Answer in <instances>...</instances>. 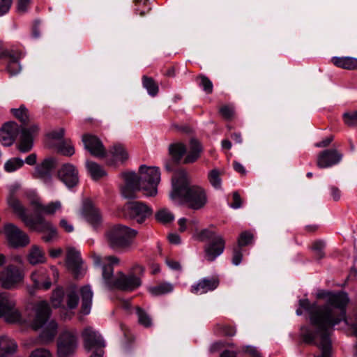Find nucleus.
Segmentation results:
<instances>
[{"label":"nucleus","mask_w":357,"mask_h":357,"mask_svg":"<svg viewBox=\"0 0 357 357\" xmlns=\"http://www.w3.org/2000/svg\"><path fill=\"white\" fill-rule=\"evenodd\" d=\"M36 160H37L36 154L31 153L26 158L24 162H26V164H28L29 165H33L36 163Z\"/></svg>","instance_id":"64"},{"label":"nucleus","mask_w":357,"mask_h":357,"mask_svg":"<svg viewBox=\"0 0 357 357\" xmlns=\"http://www.w3.org/2000/svg\"><path fill=\"white\" fill-rule=\"evenodd\" d=\"M12 5V0H0V16L6 14Z\"/></svg>","instance_id":"56"},{"label":"nucleus","mask_w":357,"mask_h":357,"mask_svg":"<svg viewBox=\"0 0 357 357\" xmlns=\"http://www.w3.org/2000/svg\"><path fill=\"white\" fill-rule=\"evenodd\" d=\"M174 290V285L170 282H162L157 285L150 287L149 291L155 296L169 294Z\"/></svg>","instance_id":"34"},{"label":"nucleus","mask_w":357,"mask_h":357,"mask_svg":"<svg viewBox=\"0 0 357 357\" xmlns=\"http://www.w3.org/2000/svg\"><path fill=\"white\" fill-rule=\"evenodd\" d=\"M178 230L180 232H184L186 230L189 229V227L188 225V220L185 218H180L178 220Z\"/></svg>","instance_id":"59"},{"label":"nucleus","mask_w":357,"mask_h":357,"mask_svg":"<svg viewBox=\"0 0 357 357\" xmlns=\"http://www.w3.org/2000/svg\"><path fill=\"white\" fill-rule=\"evenodd\" d=\"M66 304L69 309L75 308L79 303V297L75 287L68 288L66 294Z\"/></svg>","instance_id":"35"},{"label":"nucleus","mask_w":357,"mask_h":357,"mask_svg":"<svg viewBox=\"0 0 357 357\" xmlns=\"http://www.w3.org/2000/svg\"><path fill=\"white\" fill-rule=\"evenodd\" d=\"M92 258L96 266H101L102 264V278L108 287L132 291L141 286V278L144 271V268L142 266L138 264L134 266L132 268L133 272L128 275L119 272L114 276L112 266L119 264V258L113 255L102 258L96 253L93 254Z\"/></svg>","instance_id":"1"},{"label":"nucleus","mask_w":357,"mask_h":357,"mask_svg":"<svg viewBox=\"0 0 357 357\" xmlns=\"http://www.w3.org/2000/svg\"><path fill=\"white\" fill-rule=\"evenodd\" d=\"M24 277L22 268L8 265L0 272V285L5 289H13L23 281Z\"/></svg>","instance_id":"8"},{"label":"nucleus","mask_w":357,"mask_h":357,"mask_svg":"<svg viewBox=\"0 0 357 357\" xmlns=\"http://www.w3.org/2000/svg\"><path fill=\"white\" fill-rule=\"evenodd\" d=\"M219 112L221 116L227 120L232 119L235 114L234 108L231 105L222 106L219 109Z\"/></svg>","instance_id":"48"},{"label":"nucleus","mask_w":357,"mask_h":357,"mask_svg":"<svg viewBox=\"0 0 357 357\" xmlns=\"http://www.w3.org/2000/svg\"><path fill=\"white\" fill-rule=\"evenodd\" d=\"M58 149L59 151L64 155L70 156L75 153V149L70 143L62 144Z\"/></svg>","instance_id":"51"},{"label":"nucleus","mask_w":357,"mask_h":357,"mask_svg":"<svg viewBox=\"0 0 357 357\" xmlns=\"http://www.w3.org/2000/svg\"><path fill=\"white\" fill-rule=\"evenodd\" d=\"M50 313L51 310L47 301H40L36 304L31 327L34 330L42 328L39 337L43 343L52 341L57 333L56 322L54 320L48 321Z\"/></svg>","instance_id":"4"},{"label":"nucleus","mask_w":357,"mask_h":357,"mask_svg":"<svg viewBox=\"0 0 357 357\" xmlns=\"http://www.w3.org/2000/svg\"><path fill=\"white\" fill-rule=\"evenodd\" d=\"M243 258L242 251L241 247L235 248L233 250L232 263L235 266H238L241 264Z\"/></svg>","instance_id":"55"},{"label":"nucleus","mask_w":357,"mask_h":357,"mask_svg":"<svg viewBox=\"0 0 357 357\" xmlns=\"http://www.w3.org/2000/svg\"><path fill=\"white\" fill-rule=\"evenodd\" d=\"M136 313L138 317V322L143 326L148 328L152 326V320L146 311L139 307H136Z\"/></svg>","instance_id":"42"},{"label":"nucleus","mask_w":357,"mask_h":357,"mask_svg":"<svg viewBox=\"0 0 357 357\" xmlns=\"http://www.w3.org/2000/svg\"><path fill=\"white\" fill-rule=\"evenodd\" d=\"M65 134V129L63 128H59L56 130H54L50 133V137L54 139H59L63 138Z\"/></svg>","instance_id":"58"},{"label":"nucleus","mask_w":357,"mask_h":357,"mask_svg":"<svg viewBox=\"0 0 357 357\" xmlns=\"http://www.w3.org/2000/svg\"><path fill=\"white\" fill-rule=\"evenodd\" d=\"M30 3V0H18L17 10L19 12L24 13L26 10Z\"/></svg>","instance_id":"60"},{"label":"nucleus","mask_w":357,"mask_h":357,"mask_svg":"<svg viewBox=\"0 0 357 357\" xmlns=\"http://www.w3.org/2000/svg\"><path fill=\"white\" fill-rule=\"evenodd\" d=\"M312 248L313 250L316 252L315 255L319 259H321L324 256V253L322 251L323 248H324V243L323 241H315L312 244Z\"/></svg>","instance_id":"53"},{"label":"nucleus","mask_w":357,"mask_h":357,"mask_svg":"<svg viewBox=\"0 0 357 357\" xmlns=\"http://www.w3.org/2000/svg\"><path fill=\"white\" fill-rule=\"evenodd\" d=\"M342 158V155L337 150L327 149L318 155L317 165L319 168H327L337 164Z\"/></svg>","instance_id":"22"},{"label":"nucleus","mask_w":357,"mask_h":357,"mask_svg":"<svg viewBox=\"0 0 357 357\" xmlns=\"http://www.w3.org/2000/svg\"><path fill=\"white\" fill-rule=\"evenodd\" d=\"M84 347L88 350L94 349L98 351L105 347V342L101 335L96 331L92 327H86L82 333Z\"/></svg>","instance_id":"12"},{"label":"nucleus","mask_w":357,"mask_h":357,"mask_svg":"<svg viewBox=\"0 0 357 357\" xmlns=\"http://www.w3.org/2000/svg\"><path fill=\"white\" fill-rule=\"evenodd\" d=\"M344 122L350 127L357 126V110L345 112L342 115Z\"/></svg>","instance_id":"46"},{"label":"nucleus","mask_w":357,"mask_h":357,"mask_svg":"<svg viewBox=\"0 0 357 357\" xmlns=\"http://www.w3.org/2000/svg\"><path fill=\"white\" fill-rule=\"evenodd\" d=\"M155 217L157 221L162 224L172 222L174 220V214L167 208H161L158 210L155 213Z\"/></svg>","instance_id":"37"},{"label":"nucleus","mask_w":357,"mask_h":357,"mask_svg":"<svg viewBox=\"0 0 357 357\" xmlns=\"http://www.w3.org/2000/svg\"><path fill=\"white\" fill-rule=\"evenodd\" d=\"M56 165V160L54 158L47 157L36 166L33 176L49 183L52 178V172Z\"/></svg>","instance_id":"13"},{"label":"nucleus","mask_w":357,"mask_h":357,"mask_svg":"<svg viewBox=\"0 0 357 357\" xmlns=\"http://www.w3.org/2000/svg\"><path fill=\"white\" fill-rule=\"evenodd\" d=\"M83 215L86 222L94 229H98L102 226L103 220L100 210L90 202H86L84 203Z\"/></svg>","instance_id":"19"},{"label":"nucleus","mask_w":357,"mask_h":357,"mask_svg":"<svg viewBox=\"0 0 357 357\" xmlns=\"http://www.w3.org/2000/svg\"><path fill=\"white\" fill-rule=\"evenodd\" d=\"M142 84L149 95L155 96L158 93V86L151 77L143 76Z\"/></svg>","instance_id":"40"},{"label":"nucleus","mask_w":357,"mask_h":357,"mask_svg":"<svg viewBox=\"0 0 357 357\" xmlns=\"http://www.w3.org/2000/svg\"><path fill=\"white\" fill-rule=\"evenodd\" d=\"M208 179L215 188H220L221 187L220 172L217 169H212L208 172Z\"/></svg>","instance_id":"44"},{"label":"nucleus","mask_w":357,"mask_h":357,"mask_svg":"<svg viewBox=\"0 0 357 357\" xmlns=\"http://www.w3.org/2000/svg\"><path fill=\"white\" fill-rule=\"evenodd\" d=\"M22 54L20 51L4 50L0 54V57L6 56L8 58L7 71L10 75H17L21 70L20 59Z\"/></svg>","instance_id":"24"},{"label":"nucleus","mask_w":357,"mask_h":357,"mask_svg":"<svg viewBox=\"0 0 357 357\" xmlns=\"http://www.w3.org/2000/svg\"><path fill=\"white\" fill-rule=\"evenodd\" d=\"M197 80L199 82V85L207 94H211L213 92V85L208 77L201 75L197 77Z\"/></svg>","instance_id":"43"},{"label":"nucleus","mask_w":357,"mask_h":357,"mask_svg":"<svg viewBox=\"0 0 357 357\" xmlns=\"http://www.w3.org/2000/svg\"><path fill=\"white\" fill-rule=\"evenodd\" d=\"M253 237L254 236L250 231H245L242 232L238 238V247H243L249 245L252 243Z\"/></svg>","instance_id":"47"},{"label":"nucleus","mask_w":357,"mask_h":357,"mask_svg":"<svg viewBox=\"0 0 357 357\" xmlns=\"http://www.w3.org/2000/svg\"><path fill=\"white\" fill-rule=\"evenodd\" d=\"M31 205L36 213H43L47 215H54L57 212H61L63 208L62 203L59 200L43 204L38 197H34L31 201Z\"/></svg>","instance_id":"21"},{"label":"nucleus","mask_w":357,"mask_h":357,"mask_svg":"<svg viewBox=\"0 0 357 357\" xmlns=\"http://www.w3.org/2000/svg\"><path fill=\"white\" fill-rule=\"evenodd\" d=\"M108 155L112 157L114 162H123L128 159V153L122 144H115L110 147Z\"/></svg>","instance_id":"28"},{"label":"nucleus","mask_w":357,"mask_h":357,"mask_svg":"<svg viewBox=\"0 0 357 357\" xmlns=\"http://www.w3.org/2000/svg\"><path fill=\"white\" fill-rule=\"evenodd\" d=\"M1 317L10 323H19L22 321V314L16 307L15 301L6 294H0Z\"/></svg>","instance_id":"7"},{"label":"nucleus","mask_w":357,"mask_h":357,"mask_svg":"<svg viewBox=\"0 0 357 357\" xmlns=\"http://www.w3.org/2000/svg\"><path fill=\"white\" fill-rule=\"evenodd\" d=\"M333 63L339 68L347 70H356L357 69V59L349 56L332 58Z\"/></svg>","instance_id":"30"},{"label":"nucleus","mask_w":357,"mask_h":357,"mask_svg":"<svg viewBox=\"0 0 357 357\" xmlns=\"http://www.w3.org/2000/svg\"><path fill=\"white\" fill-rule=\"evenodd\" d=\"M24 161L20 158H13L4 164V169L7 172H13L24 165Z\"/></svg>","instance_id":"39"},{"label":"nucleus","mask_w":357,"mask_h":357,"mask_svg":"<svg viewBox=\"0 0 357 357\" xmlns=\"http://www.w3.org/2000/svg\"><path fill=\"white\" fill-rule=\"evenodd\" d=\"M60 226L62 227L66 232H72L73 231V226L70 224L67 220L63 218L60 220Z\"/></svg>","instance_id":"61"},{"label":"nucleus","mask_w":357,"mask_h":357,"mask_svg":"<svg viewBox=\"0 0 357 357\" xmlns=\"http://www.w3.org/2000/svg\"><path fill=\"white\" fill-rule=\"evenodd\" d=\"M27 259L31 264L36 265L45 261L43 251L37 245H33L28 254Z\"/></svg>","instance_id":"32"},{"label":"nucleus","mask_w":357,"mask_h":357,"mask_svg":"<svg viewBox=\"0 0 357 357\" xmlns=\"http://www.w3.org/2000/svg\"><path fill=\"white\" fill-rule=\"evenodd\" d=\"M166 264L172 270H180L181 269L180 264L178 261H174L173 259H167Z\"/></svg>","instance_id":"62"},{"label":"nucleus","mask_w":357,"mask_h":357,"mask_svg":"<svg viewBox=\"0 0 357 357\" xmlns=\"http://www.w3.org/2000/svg\"><path fill=\"white\" fill-rule=\"evenodd\" d=\"M33 227H27L31 230L43 233L42 238L45 242H51L57 238L56 229L42 216L36 217L33 220Z\"/></svg>","instance_id":"10"},{"label":"nucleus","mask_w":357,"mask_h":357,"mask_svg":"<svg viewBox=\"0 0 357 357\" xmlns=\"http://www.w3.org/2000/svg\"><path fill=\"white\" fill-rule=\"evenodd\" d=\"M169 154L176 160H181L186 152V147L182 143L170 144L169 146Z\"/></svg>","instance_id":"36"},{"label":"nucleus","mask_w":357,"mask_h":357,"mask_svg":"<svg viewBox=\"0 0 357 357\" xmlns=\"http://www.w3.org/2000/svg\"><path fill=\"white\" fill-rule=\"evenodd\" d=\"M137 8V12L139 13L140 16H144L148 13L151 8L148 5V0H135Z\"/></svg>","instance_id":"50"},{"label":"nucleus","mask_w":357,"mask_h":357,"mask_svg":"<svg viewBox=\"0 0 357 357\" xmlns=\"http://www.w3.org/2000/svg\"><path fill=\"white\" fill-rule=\"evenodd\" d=\"M220 236L216 234L215 231L209 229H204L200 231H197L194 234V237L195 239L199 241H212L215 238V236Z\"/></svg>","instance_id":"38"},{"label":"nucleus","mask_w":357,"mask_h":357,"mask_svg":"<svg viewBox=\"0 0 357 357\" xmlns=\"http://www.w3.org/2000/svg\"><path fill=\"white\" fill-rule=\"evenodd\" d=\"M82 142L84 148L89 153L97 158H104L107 156V152L100 139L96 135L91 134H84L82 136Z\"/></svg>","instance_id":"15"},{"label":"nucleus","mask_w":357,"mask_h":357,"mask_svg":"<svg viewBox=\"0 0 357 357\" xmlns=\"http://www.w3.org/2000/svg\"><path fill=\"white\" fill-rule=\"evenodd\" d=\"M203 151V147L200 142L196 139H191L190 150L183 160V163L190 164L196 162Z\"/></svg>","instance_id":"26"},{"label":"nucleus","mask_w":357,"mask_h":357,"mask_svg":"<svg viewBox=\"0 0 357 357\" xmlns=\"http://www.w3.org/2000/svg\"><path fill=\"white\" fill-rule=\"evenodd\" d=\"M225 248V240L222 236H217L215 238L209 241L205 245L204 258L208 261H213L218 257L221 255Z\"/></svg>","instance_id":"16"},{"label":"nucleus","mask_w":357,"mask_h":357,"mask_svg":"<svg viewBox=\"0 0 357 357\" xmlns=\"http://www.w3.org/2000/svg\"><path fill=\"white\" fill-rule=\"evenodd\" d=\"M242 351L248 354L250 357H262L258 349L253 346H245L242 348Z\"/></svg>","instance_id":"54"},{"label":"nucleus","mask_w":357,"mask_h":357,"mask_svg":"<svg viewBox=\"0 0 357 357\" xmlns=\"http://www.w3.org/2000/svg\"><path fill=\"white\" fill-rule=\"evenodd\" d=\"M139 175L135 172H124L122 178L124 184L121 188L122 195L127 199L135 197L137 191H142L146 197L155 196L158 193V185L160 181V172L156 167L141 165Z\"/></svg>","instance_id":"2"},{"label":"nucleus","mask_w":357,"mask_h":357,"mask_svg":"<svg viewBox=\"0 0 357 357\" xmlns=\"http://www.w3.org/2000/svg\"><path fill=\"white\" fill-rule=\"evenodd\" d=\"M31 278L35 287L38 289L47 290L52 285V282L45 270L41 269L33 273Z\"/></svg>","instance_id":"27"},{"label":"nucleus","mask_w":357,"mask_h":357,"mask_svg":"<svg viewBox=\"0 0 357 357\" xmlns=\"http://www.w3.org/2000/svg\"><path fill=\"white\" fill-rule=\"evenodd\" d=\"M38 132L39 128L37 125L22 128L20 132V142L17 146V149L22 153L31 151L33 145V139L38 134Z\"/></svg>","instance_id":"18"},{"label":"nucleus","mask_w":357,"mask_h":357,"mask_svg":"<svg viewBox=\"0 0 357 357\" xmlns=\"http://www.w3.org/2000/svg\"><path fill=\"white\" fill-rule=\"evenodd\" d=\"M126 210L128 216L137 222H143L152 214V209L142 202H129L126 206Z\"/></svg>","instance_id":"11"},{"label":"nucleus","mask_w":357,"mask_h":357,"mask_svg":"<svg viewBox=\"0 0 357 357\" xmlns=\"http://www.w3.org/2000/svg\"><path fill=\"white\" fill-rule=\"evenodd\" d=\"M137 234V230L121 224H116L106 229L105 238L111 249L114 251H122L132 246Z\"/></svg>","instance_id":"5"},{"label":"nucleus","mask_w":357,"mask_h":357,"mask_svg":"<svg viewBox=\"0 0 357 357\" xmlns=\"http://www.w3.org/2000/svg\"><path fill=\"white\" fill-rule=\"evenodd\" d=\"M242 206V199L238 192H233V202L230 204L232 208L237 209Z\"/></svg>","instance_id":"57"},{"label":"nucleus","mask_w":357,"mask_h":357,"mask_svg":"<svg viewBox=\"0 0 357 357\" xmlns=\"http://www.w3.org/2000/svg\"><path fill=\"white\" fill-rule=\"evenodd\" d=\"M86 166L93 180L100 179L107 175L105 170L95 162L86 161Z\"/></svg>","instance_id":"33"},{"label":"nucleus","mask_w":357,"mask_h":357,"mask_svg":"<svg viewBox=\"0 0 357 357\" xmlns=\"http://www.w3.org/2000/svg\"><path fill=\"white\" fill-rule=\"evenodd\" d=\"M11 112L21 122L26 123L29 121V116L28 110L24 106H20L18 109H12Z\"/></svg>","instance_id":"45"},{"label":"nucleus","mask_w":357,"mask_h":357,"mask_svg":"<svg viewBox=\"0 0 357 357\" xmlns=\"http://www.w3.org/2000/svg\"><path fill=\"white\" fill-rule=\"evenodd\" d=\"M219 283L218 278H204L191 286L190 291L195 294H204L215 289Z\"/></svg>","instance_id":"23"},{"label":"nucleus","mask_w":357,"mask_h":357,"mask_svg":"<svg viewBox=\"0 0 357 357\" xmlns=\"http://www.w3.org/2000/svg\"><path fill=\"white\" fill-rule=\"evenodd\" d=\"M64 292L62 288L55 289L51 296V304L54 307H59L62 306L64 298Z\"/></svg>","instance_id":"41"},{"label":"nucleus","mask_w":357,"mask_h":357,"mask_svg":"<svg viewBox=\"0 0 357 357\" xmlns=\"http://www.w3.org/2000/svg\"><path fill=\"white\" fill-rule=\"evenodd\" d=\"M82 296V309L81 312L84 314H88L90 312L93 292L89 286H84L80 289Z\"/></svg>","instance_id":"29"},{"label":"nucleus","mask_w":357,"mask_h":357,"mask_svg":"<svg viewBox=\"0 0 357 357\" xmlns=\"http://www.w3.org/2000/svg\"><path fill=\"white\" fill-rule=\"evenodd\" d=\"M20 133L19 126L14 121L6 123L0 129V142L4 146H10Z\"/></svg>","instance_id":"20"},{"label":"nucleus","mask_w":357,"mask_h":357,"mask_svg":"<svg viewBox=\"0 0 357 357\" xmlns=\"http://www.w3.org/2000/svg\"><path fill=\"white\" fill-rule=\"evenodd\" d=\"M233 167H234V169H235V171L241 174L242 175H245L246 174V170H245V167L239 162L234 161L233 162Z\"/></svg>","instance_id":"63"},{"label":"nucleus","mask_w":357,"mask_h":357,"mask_svg":"<svg viewBox=\"0 0 357 357\" xmlns=\"http://www.w3.org/2000/svg\"><path fill=\"white\" fill-rule=\"evenodd\" d=\"M217 329L225 336H234L236 333V330L234 326L227 324H218L217 325Z\"/></svg>","instance_id":"49"},{"label":"nucleus","mask_w":357,"mask_h":357,"mask_svg":"<svg viewBox=\"0 0 357 357\" xmlns=\"http://www.w3.org/2000/svg\"><path fill=\"white\" fill-rule=\"evenodd\" d=\"M77 336L75 331H65L62 332L57 340V357H71L77 348Z\"/></svg>","instance_id":"6"},{"label":"nucleus","mask_w":357,"mask_h":357,"mask_svg":"<svg viewBox=\"0 0 357 357\" xmlns=\"http://www.w3.org/2000/svg\"><path fill=\"white\" fill-rule=\"evenodd\" d=\"M7 203L26 227H33V220L34 219L26 214V208L15 197L14 190L10 191L7 197Z\"/></svg>","instance_id":"14"},{"label":"nucleus","mask_w":357,"mask_h":357,"mask_svg":"<svg viewBox=\"0 0 357 357\" xmlns=\"http://www.w3.org/2000/svg\"><path fill=\"white\" fill-rule=\"evenodd\" d=\"M3 232L8 242L13 247H24L30 243L29 236L13 224H6Z\"/></svg>","instance_id":"9"},{"label":"nucleus","mask_w":357,"mask_h":357,"mask_svg":"<svg viewBox=\"0 0 357 357\" xmlns=\"http://www.w3.org/2000/svg\"><path fill=\"white\" fill-rule=\"evenodd\" d=\"M17 349V344L13 340L7 337H0V357L13 354Z\"/></svg>","instance_id":"31"},{"label":"nucleus","mask_w":357,"mask_h":357,"mask_svg":"<svg viewBox=\"0 0 357 357\" xmlns=\"http://www.w3.org/2000/svg\"><path fill=\"white\" fill-rule=\"evenodd\" d=\"M172 183L170 199L174 203H185L189 208L194 210H198L206 204L205 191L197 185L190 186L188 174L184 170H178L174 174Z\"/></svg>","instance_id":"3"},{"label":"nucleus","mask_w":357,"mask_h":357,"mask_svg":"<svg viewBox=\"0 0 357 357\" xmlns=\"http://www.w3.org/2000/svg\"><path fill=\"white\" fill-rule=\"evenodd\" d=\"M82 263L80 252L74 248H68L66 258L67 267L75 274H78Z\"/></svg>","instance_id":"25"},{"label":"nucleus","mask_w":357,"mask_h":357,"mask_svg":"<svg viewBox=\"0 0 357 357\" xmlns=\"http://www.w3.org/2000/svg\"><path fill=\"white\" fill-rule=\"evenodd\" d=\"M29 357H52L50 350L45 348H39L33 350Z\"/></svg>","instance_id":"52"},{"label":"nucleus","mask_w":357,"mask_h":357,"mask_svg":"<svg viewBox=\"0 0 357 357\" xmlns=\"http://www.w3.org/2000/svg\"><path fill=\"white\" fill-rule=\"evenodd\" d=\"M58 178L68 188H70L77 185L79 182L78 171L72 164H64L57 172Z\"/></svg>","instance_id":"17"}]
</instances>
